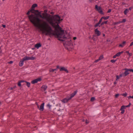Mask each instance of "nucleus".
Here are the masks:
<instances>
[{"label": "nucleus", "instance_id": "f257e3e1", "mask_svg": "<svg viewBox=\"0 0 133 133\" xmlns=\"http://www.w3.org/2000/svg\"><path fill=\"white\" fill-rule=\"evenodd\" d=\"M44 26L46 29H43V31L42 33L45 34L46 36L51 35L55 36L57 38H61L59 36H62L64 34V30H59L58 29V31L55 30V33L53 32L54 31L51 27L46 22H44Z\"/></svg>", "mask_w": 133, "mask_h": 133}, {"label": "nucleus", "instance_id": "f03ea898", "mask_svg": "<svg viewBox=\"0 0 133 133\" xmlns=\"http://www.w3.org/2000/svg\"><path fill=\"white\" fill-rule=\"evenodd\" d=\"M49 19L50 20H47V22L53 28H54L55 30L58 31L57 29L63 30L59 25L61 22V18L58 15L52 16L51 17H50Z\"/></svg>", "mask_w": 133, "mask_h": 133}, {"label": "nucleus", "instance_id": "7ed1b4c3", "mask_svg": "<svg viewBox=\"0 0 133 133\" xmlns=\"http://www.w3.org/2000/svg\"><path fill=\"white\" fill-rule=\"evenodd\" d=\"M32 14L30 16L34 18V21L36 22V24H37V26L35 27L39 28V25L42 21V20L39 18L42 19H45V17L42 16L41 15V12L39 11L38 10H35L34 9L33 10V12H32Z\"/></svg>", "mask_w": 133, "mask_h": 133}, {"label": "nucleus", "instance_id": "20e7f679", "mask_svg": "<svg viewBox=\"0 0 133 133\" xmlns=\"http://www.w3.org/2000/svg\"><path fill=\"white\" fill-rule=\"evenodd\" d=\"M33 11L32 10L30 9L26 13V14L28 15L27 17H28V19H29L30 21L35 27L37 26V24H36V22L34 21V18L30 16L31 15H31H30V12L32 13V12H33Z\"/></svg>", "mask_w": 133, "mask_h": 133}, {"label": "nucleus", "instance_id": "39448f33", "mask_svg": "<svg viewBox=\"0 0 133 133\" xmlns=\"http://www.w3.org/2000/svg\"><path fill=\"white\" fill-rule=\"evenodd\" d=\"M95 9L101 14L103 15L104 14L102 10V9L101 6H98L97 5H96L95 6Z\"/></svg>", "mask_w": 133, "mask_h": 133}, {"label": "nucleus", "instance_id": "423d86ee", "mask_svg": "<svg viewBox=\"0 0 133 133\" xmlns=\"http://www.w3.org/2000/svg\"><path fill=\"white\" fill-rule=\"evenodd\" d=\"M123 70H125L124 72H123V74H124V76L125 77L129 74V71L131 72V69H128L127 68H125L123 69Z\"/></svg>", "mask_w": 133, "mask_h": 133}, {"label": "nucleus", "instance_id": "0eeeda50", "mask_svg": "<svg viewBox=\"0 0 133 133\" xmlns=\"http://www.w3.org/2000/svg\"><path fill=\"white\" fill-rule=\"evenodd\" d=\"M42 15L43 16H44L45 18V19H46L47 21V20H49V18L51 17V15L48 13H42Z\"/></svg>", "mask_w": 133, "mask_h": 133}, {"label": "nucleus", "instance_id": "6e6552de", "mask_svg": "<svg viewBox=\"0 0 133 133\" xmlns=\"http://www.w3.org/2000/svg\"><path fill=\"white\" fill-rule=\"evenodd\" d=\"M71 99L70 97H68L64 98L63 99L61 100L62 102L63 103H67L68 101Z\"/></svg>", "mask_w": 133, "mask_h": 133}, {"label": "nucleus", "instance_id": "1a4fd4ad", "mask_svg": "<svg viewBox=\"0 0 133 133\" xmlns=\"http://www.w3.org/2000/svg\"><path fill=\"white\" fill-rule=\"evenodd\" d=\"M24 58L26 61L28 60H34L36 59V58L35 57H28L25 56L24 57Z\"/></svg>", "mask_w": 133, "mask_h": 133}, {"label": "nucleus", "instance_id": "9d476101", "mask_svg": "<svg viewBox=\"0 0 133 133\" xmlns=\"http://www.w3.org/2000/svg\"><path fill=\"white\" fill-rule=\"evenodd\" d=\"M94 32L95 34L97 36H100L101 33V32L98 30L97 28L95 30Z\"/></svg>", "mask_w": 133, "mask_h": 133}, {"label": "nucleus", "instance_id": "9b49d317", "mask_svg": "<svg viewBox=\"0 0 133 133\" xmlns=\"http://www.w3.org/2000/svg\"><path fill=\"white\" fill-rule=\"evenodd\" d=\"M26 61L24 57L21 60L19 63V65L20 66H22L23 64V62L24 61Z\"/></svg>", "mask_w": 133, "mask_h": 133}, {"label": "nucleus", "instance_id": "f8f14e48", "mask_svg": "<svg viewBox=\"0 0 133 133\" xmlns=\"http://www.w3.org/2000/svg\"><path fill=\"white\" fill-rule=\"evenodd\" d=\"M126 108L125 106V105H123L121 106L120 109V110L121 111V114H123L125 110L124 109H125Z\"/></svg>", "mask_w": 133, "mask_h": 133}, {"label": "nucleus", "instance_id": "ddd939ff", "mask_svg": "<svg viewBox=\"0 0 133 133\" xmlns=\"http://www.w3.org/2000/svg\"><path fill=\"white\" fill-rule=\"evenodd\" d=\"M60 71H65L67 73H68L69 72L68 71V70L66 69L65 67H61L60 68Z\"/></svg>", "mask_w": 133, "mask_h": 133}, {"label": "nucleus", "instance_id": "4468645a", "mask_svg": "<svg viewBox=\"0 0 133 133\" xmlns=\"http://www.w3.org/2000/svg\"><path fill=\"white\" fill-rule=\"evenodd\" d=\"M77 92V90H76L74 92H73V93H72L70 95V96L69 97L71 99L73 97L76 95Z\"/></svg>", "mask_w": 133, "mask_h": 133}, {"label": "nucleus", "instance_id": "2eb2a0df", "mask_svg": "<svg viewBox=\"0 0 133 133\" xmlns=\"http://www.w3.org/2000/svg\"><path fill=\"white\" fill-rule=\"evenodd\" d=\"M45 103L44 102L43 103L40 105V107L39 108V110L41 111H43L44 110V106Z\"/></svg>", "mask_w": 133, "mask_h": 133}, {"label": "nucleus", "instance_id": "dca6fc26", "mask_svg": "<svg viewBox=\"0 0 133 133\" xmlns=\"http://www.w3.org/2000/svg\"><path fill=\"white\" fill-rule=\"evenodd\" d=\"M65 44L66 45H68L69 46H71V45H73V44L72 43L71 40V39H70L69 41H66Z\"/></svg>", "mask_w": 133, "mask_h": 133}, {"label": "nucleus", "instance_id": "f3484780", "mask_svg": "<svg viewBox=\"0 0 133 133\" xmlns=\"http://www.w3.org/2000/svg\"><path fill=\"white\" fill-rule=\"evenodd\" d=\"M42 46V44L40 43H39L35 44V47L37 49H38L39 48Z\"/></svg>", "mask_w": 133, "mask_h": 133}, {"label": "nucleus", "instance_id": "a211bd4d", "mask_svg": "<svg viewBox=\"0 0 133 133\" xmlns=\"http://www.w3.org/2000/svg\"><path fill=\"white\" fill-rule=\"evenodd\" d=\"M126 42L125 41H124L122 42L121 44H119V46L121 48L123 47L125 45Z\"/></svg>", "mask_w": 133, "mask_h": 133}, {"label": "nucleus", "instance_id": "6ab92c4d", "mask_svg": "<svg viewBox=\"0 0 133 133\" xmlns=\"http://www.w3.org/2000/svg\"><path fill=\"white\" fill-rule=\"evenodd\" d=\"M47 88V86L46 85H42L41 87V88L42 89H43V91H45L46 90Z\"/></svg>", "mask_w": 133, "mask_h": 133}, {"label": "nucleus", "instance_id": "aec40b11", "mask_svg": "<svg viewBox=\"0 0 133 133\" xmlns=\"http://www.w3.org/2000/svg\"><path fill=\"white\" fill-rule=\"evenodd\" d=\"M24 82H25V81L24 80L19 81L17 83L18 86L19 87H21L22 86L21 83Z\"/></svg>", "mask_w": 133, "mask_h": 133}, {"label": "nucleus", "instance_id": "412c9836", "mask_svg": "<svg viewBox=\"0 0 133 133\" xmlns=\"http://www.w3.org/2000/svg\"><path fill=\"white\" fill-rule=\"evenodd\" d=\"M37 6V4H33L31 6V9L33 11L35 9L36 7Z\"/></svg>", "mask_w": 133, "mask_h": 133}, {"label": "nucleus", "instance_id": "4be33fe9", "mask_svg": "<svg viewBox=\"0 0 133 133\" xmlns=\"http://www.w3.org/2000/svg\"><path fill=\"white\" fill-rule=\"evenodd\" d=\"M129 9L127 8L124 11V13L125 15H126L127 13L129 12Z\"/></svg>", "mask_w": 133, "mask_h": 133}, {"label": "nucleus", "instance_id": "5701e85b", "mask_svg": "<svg viewBox=\"0 0 133 133\" xmlns=\"http://www.w3.org/2000/svg\"><path fill=\"white\" fill-rule=\"evenodd\" d=\"M31 83L32 84H35L37 83V80H36V79H35L34 80H32L31 81Z\"/></svg>", "mask_w": 133, "mask_h": 133}, {"label": "nucleus", "instance_id": "b1692460", "mask_svg": "<svg viewBox=\"0 0 133 133\" xmlns=\"http://www.w3.org/2000/svg\"><path fill=\"white\" fill-rule=\"evenodd\" d=\"M108 22V21H105L101 23V25L102 26V25L104 24H106Z\"/></svg>", "mask_w": 133, "mask_h": 133}, {"label": "nucleus", "instance_id": "393cba45", "mask_svg": "<svg viewBox=\"0 0 133 133\" xmlns=\"http://www.w3.org/2000/svg\"><path fill=\"white\" fill-rule=\"evenodd\" d=\"M24 82L26 83V85L29 88L30 87V82H28L26 81H25Z\"/></svg>", "mask_w": 133, "mask_h": 133}, {"label": "nucleus", "instance_id": "a878e982", "mask_svg": "<svg viewBox=\"0 0 133 133\" xmlns=\"http://www.w3.org/2000/svg\"><path fill=\"white\" fill-rule=\"evenodd\" d=\"M57 70V68H56L55 69H50L49 70V71L50 72H53L55 71H56Z\"/></svg>", "mask_w": 133, "mask_h": 133}, {"label": "nucleus", "instance_id": "bb28decb", "mask_svg": "<svg viewBox=\"0 0 133 133\" xmlns=\"http://www.w3.org/2000/svg\"><path fill=\"white\" fill-rule=\"evenodd\" d=\"M109 17V16H107L106 17L103 16L102 17V18H103L104 20H107L108 19Z\"/></svg>", "mask_w": 133, "mask_h": 133}, {"label": "nucleus", "instance_id": "cd10ccee", "mask_svg": "<svg viewBox=\"0 0 133 133\" xmlns=\"http://www.w3.org/2000/svg\"><path fill=\"white\" fill-rule=\"evenodd\" d=\"M36 80H37V82H38L41 81H42V78L41 77H38L36 79Z\"/></svg>", "mask_w": 133, "mask_h": 133}, {"label": "nucleus", "instance_id": "c85d7f7f", "mask_svg": "<svg viewBox=\"0 0 133 133\" xmlns=\"http://www.w3.org/2000/svg\"><path fill=\"white\" fill-rule=\"evenodd\" d=\"M96 100L95 98L94 97H92L90 99V101L93 102L94 101Z\"/></svg>", "mask_w": 133, "mask_h": 133}, {"label": "nucleus", "instance_id": "c756f323", "mask_svg": "<svg viewBox=\"0 0 133 133\" xmlns=\"http://www.w3.org/2000/svg\"><path fill=\"white\" fill-rule=\"evenodd\" d=\"M127 94L126 93V92H125V93L124 94H122L120 95H122L124 97H126L127 96Z\"/></svg>", "mask_w": 133, "mask_h": 133}, {"label": "nucleus", "instance_id": "7c9ffc66", "mask_svg": "<svg viewBox=\"0 0 133 133\" xmlns=\"http://www.w3.org/2000/svg\"><path fill=\"white\" fill-rule=\"evenodd\" d=\"M103 55H101L99 57L98 59L99 60H100L103 59Z\"/></svg>", "mask_w": 133, "mask_h": 133}, {"label": "nucleus", "instance_id": "2f4dec72", "mask_svg": "<svg viewBox=\"0 0 133 133\" xmlns=\"http://www.w3.org/2000/svg\"><path fill=\"white\" fill-rule=\"evenodd\" d=\"M101 26V24L100 25H98V24L97 23H96L94 25V27L95 28H96L98 26H99V27H100Z\"/></svg>", "mask_w": 133, "mask_h": 133}, {"label": "nucleus", "instance_id": "473e14b6", "mask_svg": "<svg viewBox=\"0 0 133 133\" xmlns=\"http://www.w3.org/2000/svg\"><path fill=\"white\" fill-rule=\"evenodd\" d=\"M97 38H95L94 37H92V39L94 41H96L97 40Z\"/></svg>", "mask_w": 133, "mask_h": 133}, {"label": "nucleus", "instance_id": "72a5a7b5", "mask_svg": "<svg viewBox=\"0 0 133 133\" xmlns=\"http://www.w3.org/2000/svg\"><path fill=\"white\" fill-rule=\"evenodd\" d=\"M16 88V85L14 86L13 87H10V90H12L13 89H14L15 88Z\"/></svg>", "mask_w": 133, "mask_h": 133}, {"label": "nucleus", "instance_id": "f704fd0d", "mask_svg": "<svg viewBox=\"0 0 133 133\" xmlns=\"http://www.w3.org/2000/svg\"><path fill=\"white\" fill-rule=\"evenodd\" d=\"M117 60V59H112L110 61V62L112 63H115Z\"/></svg>", "mask_w": 133, "mask_h": 133}, {"label": "nucleus", "instance_id": "c9c22d12", "mask_svg": "<svg viewBox=\"0 0 133 133\" xmlns=\"http://www.w3.org/2000/svg\"><path fill=\"white\" fill-rule=\"evenodd\" d=\"M119 77H125V76H124V74H123V72L122 73H121V74L119 75Z\"/></svg>", "mask_w": 133, "mask_h": 133}, {"label": "nucleus", "instance_id": "e433bc0d", "mask_svg": "<svg viewBox=\"0 0 133 133\" xmlns=\"http://www.w3.org/2000/svg\"><path fill=\"white\" fill-rule=\"evenodd\" d=\"M46 106L47 107H48L49 109H50L51 108V105H50L49 103H48L47 104Z\"/></svg>", "mask_w": 133, "mask_h": 133}, {"label": "nucleus", "instance_id": "4c0bfd02", "mask_svg": "<svg viewBox=\"0 0 133 133\" xmlns=\"http://www.w3.org/2000/svg\"><path fill=\"white\" fill-rule=\"evenodd\" d=\"M126 19H122V21H121L122 23H125L126 21Z\"/></svg>", "mask_w": 133, "mask_h": 133}, {"label": "nucleus", "instance_id": "58836bf2", "mask_svg": "<svg viewBox=\"0 0 133 133\" xmlns=\"http://www.w3.org/2000/svg\"><path fill=\"white\" fill-rule=\"evenodd\" d=\"M119 95V94H116L115 95V98H117L118 97Z\"/></svg>", "mask_w": 133, "mask_h": 133}, {"label": "nucleus", "instance_id": "ea45409f", "mask_svg": "<svg viewBox=\"0 0 133 133\" xmlns=\"http://www.w3.org/2000/svg\"><path fill=\"white\" fill-rule=\"evenodd\" d=\"M131 105V103H129V104L128 105L125 106V107L126 108H128L130 107Z\"/></svg>", "mask_w": 133, "mask_h": 133}, {"label": "nucleus", "instance_id": "a19ab883", "mask_svg": "<svg viewBox=\"0 0 133 133\" xmlns=\"http://www.w3.org/2000/svg\"><path fill=\"white\" fill-rule=\"evenodd\" d=\"M61 37V38H62L63 39H66L67 38L65 36V35H64L63 37Z\"/></svg>", "mask_w": 133, "mask_h": 133}, {"label": "nucleus", "instance_id": "79ce46f5", "mask_svg": "<svg viewBox=\"0 0 133 133\" xmlns=\"http://www.w3.org/2000/svg\"><path fill=\"white\" fill-rule=\"evenodd\" d=\"M117 24H118L117 22H115L113 23L112 24V25H117Z\"/></svg>", "mask_w": 133, "mask_h": 133}, {"label": "nucleus", "instance_id": "37998d69", "mask_svg": "<svg viewBox=\"0 0 133 133\" xmlns=\"http://www.w3.org/2000/svg\"><path fill=\"white\" fill-rule=\"evenodd\" d=\"M116 55H117V56L118 57V56H119L121 54L120 53V52H119L117 53L116 54Z\"/></svg>", "mask_w": 133, "mask_h": 133}, {"label": "nucleus", "instance_id": "c03bdc74", "mask_svg": "<svg viewBox=\"0 0 133 133\" xmlns=\"http://www.w3.org/2000/svg\"><path fill=\"white\" fill-rule=\"evenodd\" d=\"M60 38H58V39L60 41H62V42H63L64 41V40L63 39H61Z\"/></svg>", "mask_w": 133, "mask_h": 133}, {"label": "nucleus", "instance_id": "a18cd8bd", "mask_svg": "<svg viewBox=\"0 0 133 133\" xmlns=\"http://www.w3.org/2000/svg\"><path fill=\"white\" fill-rule=\"evenodd\" d=\"M111 10H112L111 9H109L107 12V13H109L111 11Z\"/></svg>", "mask_w": 133, "mask_h": 133}, {"label": "nucleus", "instance_id": "49530a36", "mask_svg": "<svg viewBox=\"0 0 133 133\" xmlns=\"http://www.w3.org/2000/svg\"><path fill=\"white\" fill-rule=\"evenodd\" d=\"M13 62V61H10V62H8V63L9 64H12Z\"/></svg>", "mask_w": 133, "mask_h": 133}, {"label": "nucleus", "instance_id": "de8ad7c7", "mask_svg": "<svg viewBox=\"0 0 133 133\" xmlns=\"http://www.w3.org/2000/svg\"><path fill=\"white\" fill-rule=\"evenodd\" d=\"M133 45V42H132L130 43V45L129 46V47H130Z\"/></svg>", "mask_w": 133, "mask_h": 133}, {"label": "nucleus", "instance_id": "09e8293b", "mask_svg": "<svg viewBox=\"0 0 133 133\" xmlns=\"http://www.w3.org/2000/svg\"><path fill=\"white\" fill-rule=\"evenodd\" d=\"M133 9V6H131L129 8V10H131L132 9Z\"/></svg>", "mask_w": 133, "mask_h": 133}, {"label": "nucleus", "instance_id": "8fccbe9b", "mask_svg": "<svg viewBox=\"0 0 133 133\" xmlns=\"http://www.w3.org/2000/svg\"><path fill=\"white\" fill-rule=\"evenodd\" d=\"M99 61H100L99 60V59H98L94 61V62L96 63L97 62H98Z\"/></svg>", "mask_w": 133, "mask_h": 133}, {"label": "nucleus", "instance_id": "3c124183", "mask_svg": "<svg viewBox=\"0 0 133 133\" xmlns=\"http://www.w3.org/2000/svg\"><path fill=\"white\" fill-rule=\"evenodd\" d=\"M85 123L86 124H87L89 123V122L87 119H86L85 120Z\"/></svg>", "mask_w": 133, "mask_h": 133}, {"label": "nucleus", "instance_id": "603ef678", "mask_svg": "<svg viewBox=\"0 0 133 133\" xmlns=\"http://www.w3.org/2000/svg\"><path fill=\"white\" fill-rule=\"evenodd\" d=\"M103 18H102V17L100 19V20H99V22H101V23L102 22V19Z\"/></svg>", "mask_w": 133, "mask_h": 133}, {"label": "nucleus", "instance_id": "864d4df0", "mask_svg": "<svg viewBox=\"0 0 133 133\" xmlns=\"http://www.w3.org/2000/svg\"><path fill=\"white\" fill-rule=\"evenodd\" d=\"M129 57H130V56H131L132 55V53H129Z\"/></svg>", "mask_w": 133, "mask_h": 133}, {"label": "nucleus", "instance_id": "5fc2aeb1", "mask_svg": "<svg viewBox=\"0 0 133 133\" xmlns=\"http://www.w3.org/2000/svg\"><path fill=\"white\" fill-rule=\"evenodd\" d=\"M116 78H117L118 79L120 78V77H119V76L118 75H116Z\"/></svg>", "mask_w": 133, "mask_h": 133}, {"label": "nucleus", "instance_id": "6e6d98bb", "mask_svg": "<svg viewBox=\"0 0 133 133\" xmlns=\"http://www.w3.org/2000/svg\"><path fill=\"white\" fill-rule=\"evenodd\" d=\"M127 97L128 99H129V98H132V96H128Z\"/></svg>", "mask_w": 133, "mask_h": 133}, {"label": "nucleus", "instance_id": "4d7b16f0", "mask_svg": "<svg viewBox=\"0 0 133 133\" xmlns=\"http://www.w3.org/2000/svg\"><path fill=\"white\" fill-rule=\"evenodd\" d=\"M44 13H47V10H44Z\"/></svg>", "mask_w": 133, "mask_h": 133}, {"label": "nucleus", "instance_id": "13d9d810", "mask_svg": "<svg viewBox=\"0 0 133 133\" xmlns=\"http://www.w3.org/2000/svg\"><path fill=\"white\" fill-rule=\"evenodd\" d=\"M117 56V55H116V54L114 56H113V58H115Z\"/></svg>", "mask_w": 133, "mask_h": 133}, {"label": "nucleus", "instance_id": "bf43d9fd", "mask_svg": "<svg viewBox=\"0 0 133 133\" xmlns=\"http://www.w3.org/2000/svg\"><path fill=\"white\" fill-rule=\"evenodd\" d=\"M56 67H57V69H60V68L61 67H60V66L59 65H57V66H56Z\"/></svg>", "mask_w": 133, "mask_h": 133}, {"label": "nucleus", "instance_id": "052dcab7", "mask_svg": "<svg viewBox=\"0 0 133 133\" xmlns=\"http://www.w3.org/2000/svg\"><path fill=\"white\" fill-rule=\"evenodd\" d=\"M36 104H37V108L39 109V107L38 105L37 104V102H36Z\"/></svg>", "mask_w": 133, "mask_h": 133}, {"label": "nucleus", "instance_id": "680f3d73", "mask_svg": "<svg viewBox=\"0 0 133 133\" xmlns=\"http://www.w3.org/2000/svg\"><path fill=\"white\" fill-rule=\"evenodd\" d=\"M2 26L3 28H4L6 27V25H5L2 24Z\"/></svg>", "mask_w": 133, "mask_h": 133}, {"label": "nucleus", "instance_id": "e2e57ef3", "mask_svg": "<svg viewBox=\"0 0 133 133\" xmlns=\"http://www.w3.org/2000/svg\"><path fill=\"white\" fill-rule=\"evenodd\" d=\"M101 23L100 22H98V23H97L98 24V25H100V24H101Z\"/></svg>", "mask_w": 133, "mask_h": 133}, {"label": "nucleus", "instance_id": "0e129e2a", "mask_svg": "<svg viewBox=\"0 0 133 133\" xmlns=\"http://www.w3.org/2000/svg\"><path fill=\"white\" fill-rule=\"evenodd\" d=\"M101 23L100 22H98V23H97L98 24V25H100V24H101Z\"/></svg>", "mask_w": 133, "mask_h": 133}, {"label": "nucleus", "instance_id": "69168bd1", "mask_svg": "<svg viewBox=\"0 0 133 133\" xmlns=\"http://www.w3.org/2000/svg\"><path fill=\"white\" fill-rule=\"evenodd\" d=\"M125 52L127 54H128L130 53L129 51H127Z\"/></svg>", "mask_w": 133, "mask_h": 133}, {"label": "nucleus", "instance_id": "338daca9", "mask_svg": "<svg viewBox=\"0 0 133 133\" xmlns=\"http://www.w3.org/2000/svg\"><path fill=\"white\" fill-rule=\"evenodd\" d=\"M118 24H119L121 23H122V22L121 21H119L118 22H117Z\"/></svg>", "mask_w": 133, "mask_h": 133}, {"label": "nucleus", "instance_id": "774afa93", "mask_svg": "<svg viewBox=\"0 0 133 133\" xmlns=\"http://www.w3.org/2000/svg\"><path fill=\"white\" fill-rule=\"evenodd\" d=\"M77 39V37H73V39L74 40H75Z\"/></svg>", "mask_w": 133, "mask_h": 133}]
</instances>
